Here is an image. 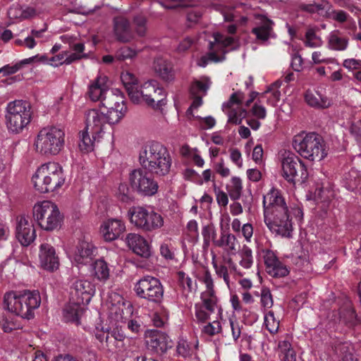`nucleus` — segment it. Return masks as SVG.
<instances>
[{
	"instance_id": "nucleus-1",
	"label": "nucleus",
	"mask_w": 361,
	"mask_h": 361,
	"mask_svg": "<svg viewBox=\"0 0 361 361\" xmlns=\"http://www.w3.org/2000/svg\"><path fill=\"white\" fill-rule=\"evenodd\" d=\"M264 221L272 233L290 238L293 231V214L298 224L303 220V212L299 207L289 210L282 192L272 188L263 196Z\"/></svg>"
},
{
	"instance_id": "nucleus-2",
	"label": "nucleus",
	"mask_w": 361,
	"mask_h": 361,
	"mask_svg": "<svg viewBox=\"0 0 361 361\" xmlns=\"http://www.w3.org/2000/svg\"><path fill=\"white\" fill-rule=\"evenodd\" d=\"M139 162L150 173L163 176L170 171L171 158L166 147L158 142H152L140 149Z\"/></svg>"
},
{
	"instance_id": "nucleus-3",
	"label": "nucleus",
	"mask_w": 361,
	"mask_h": 361,
	"mask_svg": "<svg viewBox=\"0 0 361 361\" xmlns=\"http://www.w3.org/2000/svg\"><path fill=\"white\" fill-rule=\"evenodd\" d=\"M4 304L8 311L30 319L35 316V310L41 304V297L38 290H24L18 293L11 291L5 294Z\"/></svg>"
},
{
	"instance_id": "nucleus-4",
	"label": "nucleus",
	"mask_w": 361,
	"mask_h": 361,
	"mask_svg": "<svg viewBox=\"0 0 361 361\" xmlns=\"http://www.w3.org/2000/svg\"><path fill=\"white\" fill-rule=\"evenodd\" d=\"M62 167L56 162H49L39 167L32 176L35 188L41 193L54 192L65 183Z\"/></svg>"
},
{
	"instance_id": "nucleus-5",
	"label": "nucleus",
	"mask_w": 361,
	"mask_h": 361,
	"mask_svg": "<svg viewBox=\"0 0 361 361\" xmlns=\"http://www.w3.org/2000/svg\"><path fill=\"white\" fill-rule=\"evenodd\" d=\"M293 147L301 157L312 161H321L327 155L325 142L323 137L316 133L295 135Z\"/></svg>"
},
{
	"instance_id": "nucleus-6",
	"label": "nucleus",
	"mask_w": 361,
	"mask_h": 361,
	"mask_svg": "<svg viewBox=\"0 0 361 361\" xmlns=\"http://www.w3.org/2000/svg\"><path fill=\"white\" fill-rule=\"evenodd\" d=\"M64 144V131L54 126L40 130L35 140L36 152L44 156L58 154L63 149Z\"/></svg>"
},
{
	"instance_id": "nucleus-7",
	"label": "nucleus",
	"mask_w": 361,
	"mask_h": 361,
	"mask_svg": "<svg viewBox=\"0 0 361 361\" xmlns=\"http://www.w3.org/2000/svg\"><path fill=\"white\" fill-rule=\"evenodd\" d=\"M31 116V107L26 101L15 100L9 102L5 115L8 130L14 134L21 133L30 123Z\"/></svg>"
},
{
	"instance_id": "nucleus-8",
	"label": "nucleus",
	"mask_w": 361,
	"mask_h": 361,
	"mask_svg": "<svg viewBox=\"0 0 361 361\" xmlns=\"http://www.w3.org/2000/svg\"><path fill=\"white\" fill-rule=\"evenodd\" d=\"M33 217L42 229L48 231L59 227L63 219L56 204L51 201H43L35 204Z\"/></svg>"
},
{
	"instance_id": "nucleus-9",
	"label": "nucleus",
	"mask_w": 361,
	"mask_h": 361,
	"mask_svg": "<svg viewBox=\"0 0 361 361\" xmlns=\"http://www.w3.org/2000/svg\"><path fill=\"white\" fill-rule=\"evenodd\" d=\"M134 94L138 97L137 102H132L134 104H140L144 102L147 106L156 109L166 104V92L154 80L139 85Z\"/></svg>"
},
{
	"instance_id": "nucleus-10",
	"label": "nucleus",
	"mask_w": 361,
	"mask_h": 361,
	"mask_svg": "<svg viewBox=\"0 0 361 361\" xmlns=\"http://www.w3.org/2000/svg\"><path fill=\"white\" fill-rule=\"evenodd\" d=\"M128 214L130 222L145 232L158 230L164 225V219L161 214L142 207L131 208Z\"/></svg>"
},
{
	"instance_id": "nucleus-11",
	"label": "nucleus",
	"mask_w": 361,
	"mask_h": 361,
	"mask_svg": "<svg viewBox=\"0 0 361 361\" xmlns=\"http://www.w3.org/2000/svg\"><path fill=\"white\" fill-rule=\"evenodd\" d=\"M136 295L150 302L160 303L164 296V287L160 280L152 276H145L134 286Z\"/></svg>"
},
{
	"instance_id": "nucleus-12",
	"label": "nucleus",
	"mask_w": 361,
	"mask_h": 361,
	"mask_svg": "<svg viewBox=\"0 0 361 361\" xmlns=\"http://www.w3.org/2000/svg\"><path fill=\"white\" fill-rule=\"evenodd\" d=\"M142 167L133 170L129 174V182L133 191L144 196H152L157 193V182Z\"/></svg>"
},
{
	"instance_id": "nucleus-13",
	"label": "nucleus",
	"mask_w": 361,
	"mask_h": 361,
	"mask_svg": "<svg viewBox=\"0 0 361 361\" xmlns=\"http://www.w3.org/2000/svg\"><path fill=\"white\" fill-rule=\"evenodd\" d=\"M283 176L289 183L303 182L307 177V169L294 154H288L282 160Z\"/></svg>"
},
{
	"instance_id": "nucleus-14",
	"label": "nucleus",
	"mask_w": 361,
	"mask_h": 361,
	"mask_svg": "<svg viewBox=\"0 0 361 361\" xmlns=\"http://www.w3.org/2000/svg\"><path fill=\"white\" fill-rule=\"evenodd\" d=\"M245 94L240 91L233 93L228 101L223 104V111L228 117V122L233 124H240L246 115V111L238 106L243 103Z\"/></svg>"
},
{
	"instance_id": "nucleus-15",
	"label": "nucleus",
	"mask_w": 361,
	"mask_h": 361,
	"mask_svg": "<svg viewBox=\"0 0 361 361\" xmlns=\"http://www.w3.org/2000/svg\"><path fill=\"white\" fill-rule=\"evenodd\" d=\"M85 129L92 134L94 140L99 139L107 124L105 113L101 110L92 109L85 114Z\"/></svg>"
},
{
	"instance_id": "nucleus-16",
	"label": "nucleus",
	"mask_w": 361,
	"mask_h": 361,
	"mask_svg": "<svg viewBox=\"0 0 361 361\" xmlns=\"http://www.w3.org/2000/svg\"><path fill=\"white\" fill-rule=\"evenodd\" d=\"M16 236L23 246L30 245L35 239L36 231L32 221L28 216H17Z\"/></svg>"
},
{
	"instance_id": "nucleus-17",
	"label": "nucleus",
	"mask_w": 361,
	"mask_h": 361,
	"mask_svg": "<svg viewBox=\"0 0 361 361\" xmlns=\"http://www.w3.org/2000/svg\"><path fill=\"white\" fill-rule=\"evenodd\" d=\"M95 291L94 286L87 280H77L71 288V295L73 300L78 303L87 305Z\"/></svg>"
},
{
	"instance_id": "nucleus-18",
	"label": "nucleus",
	"mask_w": 361,
	"mask_h": 361,
	"mask_svg": "<svg viewBox=\"0 0 361 361\" xmlns=\"http://www.w3.org/2000/svg\"><path fill=\"white\" fill-rule=\"evenodd\" d=\"M114 34L116 39L123 43L128 42L134 38V32L130 20L123 16H118L113 19Z\"/></svg>"
},
{
	"instance_id": "nucleus-19",
	"label": "nucleus",
	"mask_w": 361,
	"mask_h": 361,
	"mask_svg": "<svg viewBox=\"0 0 361 361\" xmlns=\"http://www.w3.org/2000/svg\"><path fill=\"white\" fill-rule=\"evenodd\" d=\"M147 345L149 349L157 353H164L169 348V336L159 330H149L146 335Z\"/></svg>"
},
{
	"instance_id": "nucleus-20",
	"label": "nucleus",
	"mask_w": 361,
	"mask_h": 361,
	"mask_svg": "<svg viewBox=\"0 0 361 361\" xmlns=\"http://www.w3.org/2000/svg\"><path fill=\"white\" fill-rule=\"evenodd\" d=\"M39 258L43 269L53 271L59 268V257L54 247L50 244L42 243L40 245Z\"/></svg>"
},
{
	"instance_id": "nucleus-21",
	"label": "nucleus",
	"mask_w": 361,
	"mask_h": 361,
	"mask_svg": "<svg viewBox=\"0 0 361 361\" xmlns=\"http://www.w3.org/2000/svg\"><path fill=\"white\" fill-rule=\"evenodd\" d=\"M96 253L97 248L91 242L85 239L81 240L76 246L75 262L79 264H87L92 262Z\"/></svg>"
},
{
	"instance_id": "nucleus-22",
	"label": "nucleus",
	"mask_w": 361,
	"mask_h": 361,
	"mask_svg": "<svg viewBox=\"0 0 361 361\" xmlns=\"http://www.w3.org/2000/svg\"><path fill=\"white\" fill-rule=\"evenodd\" d=\"M126 241L130 249L136 255L148 258L151 255L150 246L145 238L137 233H128Z\"/></svg>"
},
{
	"instance_id": "nucleus-23",
	"label": "nucleus",
	"mask_w": 361,
	"mask_h": 361,
	"mask_svg": "<svg viewBox=\"0 0 361 361\" xmlns=\"http://www.w3.org/2000/svg\"><path fill=\"white\" fill-rule=\"evenodd\" d=\"M126 230L124 223L118 219H109L101 228L106 241H112L118 238Z\"/></svg>"
},
{
	"instance_id": "nucleus-24",
	"label": "nucleus",
	"mask_w": 361,
	"mask_h": 361,
	"mask_svg": "<svg viewBox=\"0 0 361 361\" xmlns=\"http://www.w3.org/2000/svg\"><path fill=\"white\" fill-rule=\"evenodd\" d=\"M94 336L101 343L105 341L106 345L109 352L114 353L118 350L121 351L124 348V343L118 342L109 335V333H108V327L101 326V328H99V326H96Z\"/></svg>"
},
{
	"instance_id": "nucleus-25",
	"label": "nucleus",
	"mask_w": 361,
	"mask_h": 361,
	"mask_svg": "<svg viewBox=\"0 0 361 361\" xmlns=\"http://www.w3.org/2000/svg\"><path fill=\"white\" fill-rule=\"evenodd\" d=\"M155 73L164 81L171 82L175 78L173 64L163 58H157L154 61Z\"/></svg>"
},
{
	"instance_id": "nucleus-26",
	"label": "nucleus",
	"mask_w": 361,
	"mask_h": 361,
	"mask_svg": "<svg viewBox=\"0 0 361 361\" xmlns=\"http://www.w3.org/2000/svg\"><path fill=\"white\" fill-rule=\"evenodd\" d=\"M105 77H97L89 86L87 94L93 102L102 100L104 94L109 91Z\"/></svg>"
},
{
	"instance_id": "nucleus-27",
	"label": "nucleus",
	"mask_w": 361,
	"mask_h": 361,
	"mask_svg": "<svg viewBox=\"0 0 361 361\" xmlns=\"http://www.w3.org/2000/svg\"><path fill=\"white\" fill-rule=\"evenodd\" d=\"M339 319L341 323L350 329L357 326L361 322L355 310L350 304H347L340 308Z\"/></svg>"
},
{
	"instance_id": "nucleus-28",
	"label": "nucleus",
	"mask_w": 361,
	"mask_h": 361,
	"mask_svg": "<svg viewBox=\"0 0 361 361\" xmlns=\"http://www.w3.org/2000/svg\"><path fill=\"white\" fill-rule=\"evenodd\" d=\"M121 79L131 102H137L138 97L137 95L134 94L139 87V83L136 76L126 71L121 73Z\"/></svg>"
},
{
	"instance_id": "nucleus-29",
	"label": "nucleus",
	"mask_w": 361,
	"mask_h": 361,
	"mask_svg": "<svg viewBox=\"0 0 361 361\" xmlns=\"http://www.w3.org/2000/svg\"><path fill=\"white\" fill-rule=\"evenodd\" d=\"M198 341L190 342L185 339H180L176 345V351L178 355L185 359H192L197 356Z\"/></svg>"
},
{
	"instance_id": "nucleus-30",
	"label": "nucleus",
	"mask_w": 361,
	"mask_h": 361,
	"mask_svg": "<svg viewBox=\"0 0 361 361\" xmlns=\"http://www.w3.org/2000/svg\"><path fill=\"white\" fill-rule=\"evenodd\" d=\"M305 100L309 106L319 109H326L331 104L326 97L322 95L319 92H312L310 90L305 93Z\"/></svg>"
},
{
	"instance_id": "nucleus-31",
	"label": "nucleus",
	"mask_w": 361,
	"mask_h": 361,
	"mask_svg": "<svg viewBox=\"0 0 361 361\" xmlns=\"http://www.w3.org/2000/svg\"><path fill=\"white\" fill-rule=\"evenodd\" d=\"M348 46V38L343 36L340 31L331 32L328 37V47L334 51H344Z\"/></svg>"
},
{
	"instance_id": "nucleus-32",
	"label": "nucleus",
	"mask_w": 361,
	"mask_h": 361,
	"mask_svg": "<svg viewBox=\"0 0 361 361\" xmlns=\"http://www.w3.org/2000/svg\"><path fill=\"white\" fill-rule=\"evenodd\" d=\"M82 303H78L77 300L69 303L63 309V317L66 322L75 323L77 325L80 323V318L82 314V308L80 307Z\"/></svg>"
},
{
	"instance_id": "nucleus-33",
	"label": "nucleus",
	"mask_w": 361,
	"mask_h": 361,
	"mask_svg": "<svg viewBox=\"0 0 361 361\" xmlns=\"http://www.w3.org/2000/svg\"><path fill=\"white\" fill-rule=\"evenodd\" d=\"M353 349L348 343H339L334 346V352L339 361H357Z\"/></svg>"
},
{
	"instance_id": "nucleus-34",
	"label": "nucleus",
	"mask_w": 361,
	"mask_h": 361,
	"mask_svg": "<svg viewBox=\"0 0 361 361\" xmlns=\"http://www.w3.org/2000/svg\"><path fill=\"white\" fill-rule=\"evenodd\" d=\"M123 103H126L123 97L114 92L113 90H109L106 94H104V97L101 101L102 106L106 110L119 107V106L123 104Z\"/></svg>"
},
{
	"instance_id": "nucleus-35",
	"label": "nucleus",
	"mask_w": 361,
	"mask_h": 361,
	"mask_svg": "<svg viewBox=\"0 0 361 361\" xmlns=\"http://www.w3.org/2000/svg\"><path fill=\"white\" fill-rule=\"evenodd\" d=\"M200 298L202 301V305L209 313H213L215 308L218 307V298L215 295V291H204L202 293Z\"/></svg>"
},
{
	"instance_id": "nucleus-36",
	"label": "nucleus",
	"mask_w": 361,
	"mask_h": 361,
	"mask_svg": "<svg viewBox=\"0 0 361 361\" xmlns=\"http://www.w3.org/2000/svg\"><path fill=\"white\" fill-rule=\"evenodd\" d=\"M126 111L127 106L126 103H123L119 107H116L113 109H107L106 113H105L107 123L114 124L118 123L124 116Z\"/></svg>"
},
{
	"instance_id": "nucleus-37",
	"label": "nucleus",
	"mask_w": 361,
	"mask_h": 361,
	"mask_svg": "<svg viewBox=\"0 0 361 361\" xmlns=\"http://www.w3.org/2000/svg\"><path fill=\"white\" fill-rule=\"evenodd\" d=\"M271 24L272 22L267 20L262 25L254 27L252 30V33L255 35L257 39L264 42L267 41L269 39L272 31Z\"/></svg>"
},
{
	"instance_id": "nucleus-38",
	"label": "nucleus",
	"mask_w": 361,
	"mask_h": 361,
	"mask_svg": "<svg viewBox=\"0 0 361 361\" xmlns=\"http://www.w3.org/2000/svg\"><path fill=\"white\" fill-rule=\"evenodd\" d=\"M214 244L219 247L226 246L231 253L236 251V238L231 233L224 234L222 233L220 240L214 241Z\"/></svg>"
},
{
	"instance_id": "nucleus-39",
	"label": "nucleus",
	"mask_w": 361,
	"mask_h": 361,
	"mask_svg": "<svg viewBox=\"0 0 361 361\" xmlns=\"http://www.w3.org/2000/svg\"><path fill=\"white\" fill-rule=\"evenodd\" d=\"M95 276L99 280H106L109 276V269L104 259L96 260L93 264Z\"/></svg>"
},
{
	"instance_id": "nucleus-40",
	"label": "nucleus",
	"mask_w": 361,
	"mask_h": 361,
	"mask_svg": "<svg viewBox=\"0 0 361 361\" xmlns=\"http://www.w3.org/2000/svg\"><path fill=\"white\" fill-rule=\"evenodd\" d=\"M90 131L86 129L80 133L79 148L82 152H89L93 150V144L95 141L90 136Z\"/></svg>"
},
{
	"instance_id": "nucleus-41",
	"label": "nucleus",
	"mask_w": 361,
	"mask_h": 361,
	"mask_svg": "<svg viewBox=\"0 0 361 361\" xmlns=\"http://www.w3.org/2000/svg\"><path fill=\"white\" fill-rule=\"evenodd\" d=\"M243 190L242 180L238 177H233L231 185L228 187V192L231 200H237L241 196Z\"/></svg>"
},
{
	"instance_id": "nucleus-42",
	"label": "nucleus",
	"mask_w": 361,
	"mask_h": 361,
	"mask_svg": "<svg viewBox=\"0 0 361 361\" xmlns=\"http://www.w3.org/2000/svg\"><path fill=\"white\" fill-rule=\"evenodd\" d=\"M209 88V81L208 79L203 80H195L190 85V94H200L202 93L203 95L207 94Z\"/></svg>"
},
{
	"instance_id": "nucleus-43",
	"label": "nucleus",
	"mask_w": 361,
	"mask_h": 361,
	"mask_svg": "<svg viewBox=\"0 0 361 361\" xmlns=\"http://www.w3.org/2000/svg\"><path fill=\"white\" fill-rule=\"evenodd\" d=\"M299 8L301 11H306L310 13H314L323 10H329L330 5L329 2L322 1L321 3L314 4H300Z\"/></svg>"
},
{
	"instance_id": "nucleus-44",
	"label": "nucleus",
	"mask_w": 361,
	"mask_h": 361,
	"mask_svg": "<svg viewBox=\"0 0 361 361\" xmlns=\"http://www.w3.org/2000/svg\"><path fill=\"white\" fill-rule=\"evenodd\" d=\"M239 255L240 260V265L245 269H250L253 264V257L252 250L247 246H243V249L240 251Z\"/></svg>"
},
{
	"instance_id": "nucleus-45",
	"label": "nucleus",
	"mask_w": 361,
	"mask_h": 361,
	"mask_svg": "<svg viewBox=\"0 0 361 361\" xmlns=\"http://www.w3.org/2000/svg\"><path fill=\"white\" fill-rule=\"evenodd\" d=\"M267 271L270 276L275 278L286 276L290 272L287 267L279 260L278 263L269 267Z\"/></svg>"
},
{
	"instance_id": "nucleus-46",
	"label": "nucleus",
	"mask_w": 361,
	"mask_h": 361,
	"mask_svg": "<svg viewBox=\"0 0 361 361\" xmlns=\"http://www.w3.org/2000/svg\"><path fill=\"white\" fill-rule=\"evenodd\" d=\"M147 22V20L146 17L141 14L135 16L133 18V23L135 26V32L140 37H143L146 35Z\"/></svg>"
},
{
	"instance_id": "nucleus-47",
	"label": "nucleus",
	"mask_w": 361,
	"mask_h": 361,
	"mask_svg": "<svg viewBox=\"0 0 361 361\" xmlns=\"http://www.w3.org/2000/svg\"><path fill=\"white\" fill-rule=\"evenodd\" d=\"M178 281L179 286L188 293H191L194 289L193 281L188 274L183 271L177 272Z\"/></svg>"
},
{
	"instance_id": "nucleus-48",
	"label": "nucleus",
	"mask_w": 361,
	"mask_h": 361,
	"mask_svg": "<svg viewBox=\"0 0 361 361\" xmlns=\"http://www.w3.org/2000/svg\"><path fill=\"white\" fill-rule=\"evenodd\" d=\"M264 325L270 334L278 332L279 321L276 320L273 311H269L264 316Z\"/></svg>"
},
{
	"instance_id": "nucleus-49",
	"label": "nucleus",
	"mask_w": 361,
	"mask_h": 361,
	"mask_svg": "<svg viewBox=\"0 0 361 361\" xmlns=\"http://www.w3.org/2000/svg\"><path fill=\"white\" fill-rule=\"evenodd\" d=\"M160 254L167 260H172L175 258V248L170 240H165L160 245Z\"/></svg>"
},
{
	"instance_id": "nucleus-50",
	"label": "nucleus",
	"mask_w": 361,
	"mask_h": 361,
	"mask_svg": "<svg viewBox=\"0 0 361 361\" xmlns=\"http://www.w3.org/2000/svg\"><path fill=\"white\" fill-rule=\"evenodd\" d=\"M137 53L135 49L124 46L116 51L115 58L118 61H125L133 58L137 55Z\"/></svg>"
},
{
	"instance_id": "nucleus-51",
	"label": "nucleus",
	"mask_w": 361,
	"mask_h": 361,
	"mask_svg": "<svg viewBox=\"0 0 361 361\" xmlns=\"http://www.w3.org/2000/svg\"><path fill=\"white\" fill-rule=\"evenodd\" d=\"M222 327L220 322L214 320L212 322H209L202 329V332L207 336H214L216 334L221 333Z\"/></svg>"
},
{
	"instance_id": "nucleus-52",
	"label": "nucleus",
	"mask_w": 361,
	"mask_h": 361,
	"mask_svg": "<svg viewBox=\"0 0 361 361\" xmlns=\"http://www.w3.org/2000/svg\"><path fill=\"white\" fill-rule=\"evenodd\" d=\"M304 43L306 47L310 48H316L321 46V41L313 29H308L307 30Z\"/></svg>"
},
{
	"instance_id": "nucleus-53",
	"label": "nucleus",
	"mask_w": 361,
	"mask_h": 361,
	"mask_svg": "<svg viewBox=\"0 0 361 361\" xmlns=\"http://www.w3.org/2000/svg\"><path fill=\"white\" fill-rule=\"evenodd\" d=\"M213 266L215 269L216 274L220 278H222L224 282L229 287L230 283V271L226 264L221 263L218 264L216 262H213Z\"/></svg>"
},
{
	"instance_id": "nucleus-54",
	"label": "nucleus",
	"mask_w": 361,
	"mask_h": 361,
	"mask_svg": "<svg viewBox=\"0 0 361 361\" xmlns=\"http://www.w3.org/2000/svg\"><path fill=\"white\" fill-rule=\"evenodd\" d=\"M349 132L354 137L357 144L361 147V120L351 122L349 126Z\"/></svg>"
},
{
	"instance_id": "nucleus-55",
	"label": "nucleus",
	"mask_w": 361,
	"mask_h": 361,
	"mask_svg": "<svg viewBox=\"0 0 361 361\" xmlns=\"http://www.w3.org/2000/svg\"><path fill=\"white\" fill-rule=\"evenodd\" d=\"M229 324L231 329L233 339L234 341H237L240 337L243 325L242 322H239L235 318H229Z\"/></svg>"
},
{
	"instance_id": "nucleus-56",
	"label": "nucleus",
	"mask_w": 361,
	"mask_h": 361,
	"mask_svg": "<svg viewBox=\"0 0 361 361\" xmlns=\"http://www.w3.org/2000/svg\"><path fill=\"white\" fill-rule=\"evenodd\" d=\"M261 305L264 308H271L274 301L272 295L268 288L264 287L261 290Z\"/></svg>"
},
{
	"instance_id": "nucleus-57",
	"label": "nucleus",
	"mask_w": 361,
	"mask_h": 361,
	"mask_svg": "<svg viewBox=\"0 0 361 361\" xmlns=\"http://www.w3.org/2000/svg\"><path fill=\"white\" fill-rule=\"evenodd\" d=\"M118 190L119 198L122 202H127L133 199L130 189L126 183H121Z\"/></svg>"
},
{
	"instance_id": "nucleus-58",
	"label": "nucleus",
	"mask_w": 361,
	"mask_h": 361,
	"mask_svg": "<svg viewBox=\"0 0 361 361\" xmlns=\"http://www.w3.org/2000/svg\"><path fill=\"white\" fill-rule=\"evenodd\" d=\"M24 66L23 63H21V61L16 63L14 65L7 64L0 68V73H4V75H11L17 73L20 69Z\"/></svg>"
},
{
	"instance_id": "nucleus-59",
	"label": "nucleus",
	"mask_w": 361,
	"mask_h": 361,
	"mask_svg": "<svg viewBox=\"0 0 361 361\" xmlns=\"http://www.w3.org/2000/svg\"><path fill=\"white\" fill-rule=\"evenodd\" d=\"M279 260V259L273 251L270 250H266L264 251V261L267 270L276 263H278Z\"/></svg>"
},
{
	"instance_id": "nucleus-60",
	"label": "nucleus",
	"mask_w": 361,
	"mask_h": 361,
	"mask_svg": "<svg viewBox=\"0 0 361 361\" xmlns=\"http://www.w3.org/2000/svg\"><path fill=\"white\" fill-rule=\"evenodd\" d=\"M7 14L10 19L23 20L22 6L13 4L8 10Z\"/></svg>"
},
{
	"instance_id": "nucleus-61",
	"label": "nucleus",
	"mask_w": 361,
	"mask_h": 361,
	"mask_svg": "<svg viewBox=\"0 0 361 361\" xmlns=\"http://www.w3.org/2000/svg\"><path fill=\"white\" fill-rule=\"evenodd\" d=\"M195 317L199 322H206L210 317L209 312H206L205 309L200 305L196 304L195 306Z\"/></svg>"
},
{
	"instance_id": "nucleus-62",
	"label": "nucleus",
	"mask_w": 361,
	"mask_h": 361,
	"mask_svg": "<svg viewBox=\"0 0 361 361\" xmlns=\"http://www.w3.org/2000/svg\"><path fill=\"white\" fill-rule=\"evenodd\" d=\"M329 16L338 23L345 22L348 17V14L342 10H333L329 13Z\"/></svg>"
},
{
	"instance_id": "nucleus-63",
	"label": "nucleus",
	"mask_w": 361,
	"mask_h": 361,
	"mask_svg": "<svg viewBox=\"0 0 361 361\" xmlns=\"http://www.w3.org/2000/svg\"><path fill=\"white\" fill-rule=\"evenodd\" d=\"M128 329L134 334H139L144 329L141 321L137 319H130L128 322Z\"/></svg>"
},
{
	"instance_id": "nucleus-64",
	"label": "nucleus",
	"mask_w": 361,
	"mask_h": 361,
	"mask_svg": "<svg viewBox=\"0 0 361 361\" xmlns=\"http://www.w3.org/2000/svg\"><path fill=\"white\" fill-rule=\"evenodd\" d=\"M251 111L252 115L258 119H264L266 118V109L263 106L259 105L257 102L253 105Z\"/></svg>"
}]
</instances>
